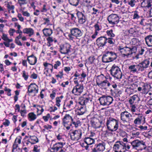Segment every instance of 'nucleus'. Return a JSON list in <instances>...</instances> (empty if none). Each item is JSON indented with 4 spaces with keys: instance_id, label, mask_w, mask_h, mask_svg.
Instances as JSON below:
<instances>
[{
    "instance_id": "nucleus-1",
    "label": "nucleus",
    "mask_w": 152,
    "mask_h": 152,
    "mask_svg": "<svg viewBox=\"0 0 152 152\" xmlns=\"http://www.w3.org/2000/svg\"><path fill=\"white\" fill-rule=\"evenodd\" d=\"M107 129L112 131H116L118 127V121L111 117L107 118V121L106 123Z\"/></svg>"
},
{
    "instance_id": "nucleus-2",
    "label": "nucleus",
    "mask_w": 152,
    "mask_h": 152,
    "mask_svg": "<svg viewBox=\"0 0 152 152\" xmlns=\"http://www.w3.org/2000/svg\"><path fill=\"white\" fill-rule=\"evenodd\" d=\"M134 148H135L138 150H142V149H145L146 148V146L145 142L142 140H136L130 143Z\"/></svg>"
},
{
    "instance_id": "nucleus-3",
    "label": "nucleus",
    "mask_w": 152,
    "mask_h": 152,
    "mask_svg": "<svg viewBox=\"0 0 152 152\" xmlns=\"http://www.w3.org/2000/svg\"><path fill=\"white\" fill-rule=\"evenodd\" d=\"M118 49L124 57L126 56L128 57L129 56L131 55L133 53H134L136 50V48L134 47L132 48L127 47L123 48L119 47Z\"/></svg>"
},
{
    "instance_id": "nucleus-4",
    "label": "nucleus",
    "mask_w": 152,
    "mask_h": 152,
    "mask_svg": "<svg viewBox=\"0 0 152 152\" xmlns=\"http://www.w3.org/2000/svg\"><path fill=\"white\" fill-rule=\"evenodd\" d=\"M111 74L117 79L121 78L122 73L120 69L117 66L114 65L110 70Z\"/></svg>"
},
{
    "instance_id": "nucleus-5",
    "label": "nucleus",
    "mask_w": 152,
    "mask_h": 152,
    "mask_svg": "<svg viewBox=\"0 0 152 152\" xmlns=\"http://www.w3.org/2000/svg\"><path fill=\"white\" fill-rule=\"evenodd\" d=\"M99 100L101 105L107 106L112 103L113 99L110 96H106L104 95L100 97Z\"/></svg>"
},
{
    "instance_id": "nucleus-6",
    "label": "nucleus",
    "mask_w": 152,
    "mask_h": 152,
    "mask_svg": "<svg viewBox=\"0 0 152 152\" xmlns=\"http://www.w3.org/2000/svg\"><path fill=\"white\" fill-rule=\"evenodd\" d=\"M107 19L109 23L112 25L117 24L119 22V18L117 15L112 14L107 17Z\"/></svg>"
},
{
    "instance_id": "nucleus-7",
    "label": "nucleus",
    "mask_w": 152,
    "mask_h": 152,
    "mask_svg": "<svg viewBox=\"0 0 152 152\" xmlns=\"http://www.w3.org/2000/svg\"><path fill=\"white\" fill-rule=\"evenodd\" d=\"M71 34L78 39H81L83 37V33L78 28H75L70 30Z\"/></svg>"
},
{
    "instance_id": "nucleus-8",
    "label": "nucleus",
    "mask_w": 152,
    "mask_h": 152,
    "mask_svg": "<svg viewBox=\"0 0 152 152\" xmlns=\"http://www.w3.org/2000/svg\"><path fill=\"white\" fill-rule=\"evenodd\" d=\"M104 78V76L103 74L97 76V80H96V84L99 86L104 88H106L107 85V80L104 81H102L103 78Z\"/></svg>"
},
{
    "instance_id": "nucleus-9",
    "label": "nucleus",
    "mask_w": 152,
    "mask_h": 152,
    "mask_svg": "<svg viewBox=\"0 0 152 152\" xmlns=\"http://www.w3.org/2000/svg\"><path fill=\"white\" fill-rule=\"evenodd\" d=\"M105 148V143L104 142L99 143L95 145L92 148L91 152H102Z\"/></svg>"
},
{
    "instance_id": "nucleus-10",
    "label": "nucleus",
    "mask_w": 152,
    "mask_h": 152,
    "mask_svg": "<svg viewBox=\"0 0 152 152\" xmlns=\"http://www.w3.org/2000/svg\"><path fill=\"white\" fill-rule=\"evenodd\" d=\"M82 132L80 130H75L71 133L70 137L73 140L77 141L81 138Z\"/></svg>"
},
{
    "instance_id": "nucleus-11",
    "label": "nucleus",
    "mask_w": 152,
    "mask_h": 152,
    "mask_svg": "<svg viewBox=\"0 0 152 152\" xmlns=\"http://www.w3.org/2000/svg\"><path fill=\"white\" fill-rule=\"evenodd\" d=\"M71 45L68 43H66L63 45H61L60 46V50L61 53L62 54H67L69 51H70Z\"/></svg>"
},
{
    "instance_id": "nucleus-12",
    "label": "nucleus",
    "mask_w": 152,
    "mask_h": 152,
    "mask_svg": "<svg viewBox=\"0 0 152 152\" xmlns=\"http://www.w3.org/2000/svg\"><path fill=\"white\" fill-rule=\"evenodd\" d=\"M83 86L82 85H76L73 88L72 92L75 95L80 94L83 91Z\"/></svg>"
},
{
    "instance_id": "nucleus-13",
    "label": "nucleus",
    "mask_w": 152,
    "mask_h": 152,
    "mask_svg": "<svg viewBox=\"0 0 152 152\" xmlns=\"http://www.w3.org/2000/svg\"><path fill=\"white\" fill-rule=\"evenodd\" d=\"M96 43L99 47H103L107 42V38L104 37H101L97 39Z\"/></svg>"
},
{
    "instance_id": "nucleus-14",
    "label": "nucleus",
    "mask_w": 152,
    "mask_h": 152,
    "mask_svg": "<svg viewBox=\"0 0 152 152\" xmlns=\"http://www.w3.org/2000/svg\"><path fill=\"white\" fill-rule=\"evenodd\" d=\"M131 116V115L127 111L122 112L121 113V119L124 121V123H127L128 120H130V117Z\"/></svg>"
},
{
    "instance_id": "nucleus-15",
    "label": "nucleus",
    "mask_w": 152,
    "mask_h": 152,
    "mask_svg": "<svg viewBox=\"0 0 152 152\" xmlns=\"http://www.w3.org/2000/svg\"><path fill=\"white\" fill-rule=\"evenodd\" d=\"M91 122L92 126L95 128L100 127L99 120L97 118L93 117L91 118Z\"/></svg>"
},
{
    "instance_id": "nucleus-16",
    "label": "nucleus",
    "mask_w": 152,
    "mask_h": 152,
    "mask_svg": "<svg viewBox=\"0 0 152 152\" xmlns=\"http://www.w3.org/2000/svg\"><path fill=\"white\" fill-rule=\"evenodd\" d=\"M77 15L78 18L79 23L81 24L84 23L86 22V17L83 13L80 12H78Z\"/></svg>"
},
{
    "instance_id": "nucleus-17",
    "label": "nucleus",
    "mask_w": 152,
    "mask_h": 152,
    "mask_svg": "<svg viewBox=\"0 0 152 152\" xmlns=\"http://www.w3.org/2000/svg\"><path fill=\"white\" fill-rule=\"evenodd\" d=\"M36 87H38V86L37 85H36L35 83H31L28 86V92L31 93L36 91V93H37L38 92V89H36Z\"/></svg>"
},
{
    "instance_id": "nucleus-18",
    "label": "nucleus",
    "mask_w": 152,
    "mask_h": 152,
    "mask_svg": "<svg viewBox=\"0 0 152 152\" xmlns=\"http://www.w3.org/2000/svg\"><path fill=\"white\" fill-rule=\"evenodd\" d=\"M122 143V141H117L113 146V149L115 150L124 149V147Z\"/></svg>"
},
{
    "instance_id": "nucleus-19",
    "label": "nucleus",
    "mask_w": 152,
    "mask_h": 152,
    "mask_svg": "<svg viewBox=\"0 0 152 152\" xmlns=\"http://www.w3.org/2000/svg\"><path fill=\"white\" fill-rule=\"evenodd\" d=\"M27 60L30 64L34 65L37 61V58L34 55L32 54L31 56H28Z\"/></svg>"
},
{
    "instance_id": "nucleus-20",
    "label": "nucleus",
    "mask_w": 152,
    "mask_h": 152,
    "mask_svg": "<svg viewBox=\"0 0 152 152\" xmlns=\"http://www.w3.org/2000/svg\"><path fill=\"white\" fill-rule=\"evenodd\" d=\"M63 146V143L62 142L56 143L53 145L51 148V149L53 150L54 151H57L59 150V149H61Z\"/></svg>"
},
{
    "instance_id": "nucleus-21",
    "label": "nucleus",
    "mask_w": 152,
    "mask_h": 152,
    "mask_svg": "<svg viewBox=\"0 0 152 152\" xmlns=\"http://www.w3.org/2000/svg\"><path fill=\"white\" fill-rule=\"evenodd\" d=\"M150 63L149 59H146L144 60L141 63H140L143 71L145 69L148 67Z\"/></svg>"
},
{
    "instance_id": "nucleus-22",
    "label": "nucleus",
    "mask_w": 152,
    "mask_h": 152,
    "mask_svg": "<svg viewBox=\"0 0 152 152\" xmlns=\"http://www.w3.org/2000/svg\"><path fill=\"white\" fill-rule=\"evenodd\" d=\"M146 44L149 47H152V35H149L145 38Z\"/></svg>"
},
{
    "instance_id": "nucleus-23",
    "label": "nucleus",
    "mask_w": 152,
    "mask_h": 152,
    "mask_svg": "<svg viewBox=\"0 0 152 152\" xmlns=\"http://www.w3.org/2000/svg\"><path fill=\"white\" fill-rule=\"evenodd\" d=\"M106 52L108 54L107 56H109L111 62L113 61L117 58V56L115 53L112 51H107Z\"/></svg>"
},
{
    "instance_id": "nucleus-24",
    "label": "nucleus",
    "mask_w": 152,
    "mask_h": 152,
    "mask_svg": "<svg viewBox=\"0 0 152 152\" xmlns=\"http://www.w3.org/2000/svg\"><path fill=\"white\" fill-rule=\"evenodd\" d=\"M84 141L88 145H91L94 142V140L90 137H86L84 139Z\"/></svg>"
},
{
    "instance_id": "nucleus-25",
    "label": "nucleus",
    "mask_w": 152,
    "mask_h": 152,
    "mask_svg": "<svg viewBox=\"0 0 152 152\" xmlns=\"http://www.w3.org/2000/svg\"><path fill=\"white\" fill-rule=\"evenodd\" d=\"M42 31L45 37L50 36L53 33L52 30L50 28H44Z\"/></svg>"
},
{
    "instance_id": "nucleus-26",
    "label": "nucleus",
    "mask_w": 152,
    "mask_h": 152,
    "mask_svg": "<svg viewBox=\"0 0 152 152\" xmlns=\"http://www.w3.org/2000/svg\"><path fill=\"white\" fill-rule=\"evenodd\" d=\"M151 4L149 0H145L141 3V6L142 7L149 8L151 6Z\"/></svg>"
},
{
    "instance_id": "nucleus-27",
    "label": "nucleus",
    "mask_w": 152,
    "mask_h": 152,
    "mask_svg": "<svg viewBox=\"0 0 152 152\" xmlns=\"http://www.w3.org/2000/svg\"><path fill=\"white\" fill-rule=\"evenodd\" d=\"M143 119L144 120V121H145V117L142 116V115L139 114V116L134 121V123L135 124H140L141 123V121Z\"/></svg>"
},
{
    "instance_id": "nucleus-28",
    "label": "nucleus",
    "mask_w": 152,
    "mask_h": 152,
    "mask_svg": "<svg viewBox=\"0 0 152 152\" xmlns=\"http://www.w3.org/2000/svg\"><path fill=\"white\" fill-rule=\"evenodd\" d=\"M89 101H91L90 98L87 97L83 98L81 101L79 102V103L81 105H85Z\"/></svg>"
},
{
    "instance_id": "nucleus-29",
    "label": "nucleus",
    "mask_w": 152,
    "mask_h": 152,
    "mask_svg": "<svg viewBox=\"0 0 152 152\" xmlns=\"http://www.w3.org/2000/svg\"><path fill=\"white\" fill-rule=\"evenodd\" d=\"M69 120L71 121V123L70 124V126H71L72 124L74 125L75 127L77 128L78 126L80 124L81 122L80 121H73L72 117L71 118L69 119Z\"/></svg>"
},
{
    "instance_id": "nucleus-30",
    "label": "nucleus",
    "mask_w": 152,
    "mask_h": 152,
    "mask_svg": "<svg viewBox=\"0 0 152 152\" xmlns=\"http://www.w3.org/2000/svg\"><path fill=\"white\" fill-rule=\"evenodd\" d=\"M107 52L103 56L102 60L103 62L105 63H108L111 62L109 56H107Z\"/></svg>"
},
{
    "instance_id": "nucleus-31",
    "label": "nucleus",
    "mask_w": 152,
    "mask_h": 152,
    "mask_svg": "<svg viewBox=\"0 0 152 152\" xmlns=\"http://www.w3.org/2000/svg\"><path fill=\"white\" fill-rule=\"evenodd\" d=\"M71 117L69 114H66L64 117L63 119V124L64 126L66 127V124H67L68 121L67 120L69 119H71Z\"/></svg>"
},
{
    "instance_id": "nucleus-32",
    "label": "nucleus",
    "mask_w": 152,
    "mask_h": 152,
    "mask_svg": "<svg viewBox=\"0 0 152 152\" xmlns=\"http://www.w3.org/2000/svg\"><path fill=\"white\" fill-rule=\"evenodd\" d=\"M30 139L31 140L32 142H31V144H34L38 142V139L37 137L35 136H29Z\"/></svg>"
},
{
    "instance_id": "nucleus-33",
    "label": "nucleus",
    "mask_w": 152,
    "mask_h": 152,
    "mask_svg": "<svg viewBox=\"0 0 152 152\" xmlns=\"http://www.w3.org/2000/svg\"><path fill=\"white\" fill-rule=\"evenodd\" d=\"M135 68L136 73H138L140 72H142L143 71L142 67L140 63L138 64L135 65Z\"/></svg>"
},
{
    "instance_id": "nucleus-34",
    "label": "nucleus",
    "mask_w": 152,
    "mask_h": 152,
    "mask_svg": "<svg viewBox=\"0 0 152 152\" xmlns=\"http://www.w3.org/2000/svg\"><path fill=\"white\" fill-rule=\"evenodd\" d=\"M68 1L71 5L76 7L78 5L80 0H68Z\"/></svg>"
},
{
    "instance_id": "nucleus-35",
    "label": "nucleus",
    "mask_w": 152,
    "mask_h": 152,
    "mask_svg": "<svg viewBox=\"0 0 152 152\" xmlns=\"http://www.w3.org/2000/svg\"><path fill=\"white\" fill-rule=\"evenodd\" d=\"M43 65L45 67H48V70L47 72H48L49 69H50L51 71V72L53 71V65L50 64L48 63H45L43 64Z\"/></svg>"
},
{
    "instance_id": "nucleus-36",
    "label": "nucleus",
    "mask_w": 152,
    "mask_h": 152,
    "mask_svg": "<svg viewBox=\"0 0 152 152\" xmlns=\"http://www.w3.org/2000/svg\"><path fill=\"white\" fill-rule=\"evenodd\" d=\"M28 117L30 118V121H33L36 118V115L33 113H30L28 114Z\"/></svg>"
},
{
    "instance_id": "nucleus-37",
    "label": "nucleus",
    "mask_w": 152,
    "mask_h": 152,
    "mask_svg": "<svg viewBox=\"0 0 152 152\" xmlns=\"http://www.w3.org/2000/svg\"><path fill=\"white\" fill-rule=\"evenodd\" d=\"M142 16H139L138 14V12L137 11H134V14L133 15V19H138L140 18H142Z\"/></svg>"
},
{
    "instance_id": "nucleus-38",
    "label": "nucleus",
    "mask_w": 152,
    "mask_h": 152,
    "mask_svg": "<svg viewBox=\"0 0 152 152\" xmlns=\"http://www.w3.org/2000/svg\"><path fill=\"white\" fill-rule=\"evenodd\" d=\"M33 29L31 28H25L23 29V32L24 33L29 34L30 32H32Z\"/></svg>"
},
{
    "instance_id": "nucleus-39",
    "label": "nucleus",
    "mask_w": 152,
    "mask_h": 152,
    "mask_svg": "<svg viewBox=\"0 0 152 152\" xmlns=\"http://www.w3.org/2000/svg\"><path fill=\"white\" fill-rule=\"evenodd\" d=\"M135 67V65H133L129 66L128 69L131 72L134 73L136 72Z\"/></svg>"
},
{
    "instance_id": "nucleus-40",
    "label": "nucleus",
    "mask_w": 152,
    "mask_h": 152,
    "mask_svg": "<svg viewBox=\"0 0 152 152\" xmlns=\"http://www.w3.org/2000/svg\"><path fill=\"white\" fill-rule=\"evenodd\" d=\"M107 35L111 37H114L115 36V35L113 33V31L112 29L110 30H108L106 32Z\"/></svg>"
},
{
    "instance_id": "nucleus-41",
    "label": "nucleus",
    "mask_w": 152,
    "mask_h": 152,
    "mask_svg": "<svg viewBox=\"0 0 152 152\" xmlns=\"http://www.w3.org/2000/svg\"><path fill=\"white\" fill-rule=\"evenodd\" d=\"M143 88L142 89L143 91L145 92H148V88H151V86L150 85L146 84L143 86Z\"/></svg>"
},
{
    "instance_id": "nucleus-42",
    "label": "nucleus",
    "mask_w": 152,
    "mask_h": 152,
    "mask_svg": "<svg viewBox=\"0 0 152 152\" xmlns=\"http://www.w3.org/2000/svg\"><path fill=\"white\" fill-rule=\"evenodd\" d=\"M108 40L107 42L111 45H114L115 43V40L114 39L111 37L107 38V40Z\"/></svg>"
},
{
    "instance_id": "nucleus-43",
    "label": "nucleus",
    "mask_w": 152,
    "mask_h": 152,
    "mask_svg": "<svg viewBox=\"0 0 152 152\" xmlns=\"http://www.w3.org/2000/svg\"><path fill=\"white\" fill-rule=\"evenodd\" d=\"M123 145V146L124 147V149H125L126 150H129L130 148V145H129L128 143L127 142L124 143L123 142V143H122Z\"/></svg>"
},
{
    "instance_id": "nucleus-44",
    "label": "nucleus",
    "mask_w": 152,
    "mask_h": 152,
    "mask_svg": "<svg viewBox=\"0 0 152 152\" xmlns=\"http://www.w3.org/2000/svg\"><path fill=\"white\" fill-rule=\"evenodd\" d=\"M22 76L24 78L25 80H26L28 77V73H26L25 71H23Z\"/></svg>"
},
{
    "instance_id": "nucleus-45",
    "label": "nucleus",
    "mask_w": 152,
    "mask_h": 152,
    "mask_svg": "<svg viewBox=\"0 0 152 152\" xmlns=\"http://www.w3.org/2000/svg\"><path fill=\"white\" fill-rule=\"evenodd\" d=\"M18 3L20 6L22 5L26 4L27 3V1L26 0H18Z\"/></svg>"
},
{
    "instance_id": "nucleus-46",
    "label": "nucleus",
    "mask_w": 152,
    "mask_h": 152,
    "mask_svg": "<svg viewBox=\"0 0 152 152\" xmlns=\"http://www.w3.org/2000/svg\"><path fill=\"white\" fill-rule=\"evenodd\" d=\"M85 112V110L83 109V107H81L78 112L79 115H82Z\"/></svg>"
},
{
    "instance_id": "nucleus-47",
    "label": "nucleus",
    "mask_w": 152,
    "mask_h": 152,
    "mask_svg": "<svg viewBox=\"0 0 152 152\" xmlns=\"http://www.w3.org/2000/svg\"><path fill=\"white\" fill-rule=\"evenodd\" d=\"M61 100L60 99V97H57L56 98V105L58 107L60 106V102H61Z\"/></svg>"
},
{
    "instance_id": "nucleus-48",
    "label": "nucleus",
    "mask_w": 152,
    "mask_h": 152,
    "mask_svg": "<svg viewBox=\"0 0 152 152\" xmlns=\"http://www.w3.org/2000/svg\"><path fill=\"white\" fill-rule=\"evenodd\" d=\"M136 1L135 0H131L128 2V4L132 7H133L135 5V3Z\"/></svg>"
},
{
    "instance_id": "nucleus-49",
    "label": "nucleus",
    "mask_w": 152,
    "mask_h": 152,
    "mask_svg": "<svg viewBox=\"0 0 152 152\" xmlns=\"http://www.w3.org/2000/svg\"><path fill=\"white\" fill-rule=\"evenodd\" d=\"M114 93L115 94L116 96L117 97H118L120 96V95L122 93V91L120 90L119 91L115 90L114 91Z\"/></svg>"
},
{
    "instance_id": "nucleus-50",
    "label": "nucleus",
    "mask_w": 152,
    "mask_h": 152,
    "mask_svg": "<svg viewBox=\"0 0 152 152\" xmlns=\"http://www.w3.org/2000/svg\"><path fill=\"white\" fill-rule=\"evenodd\" d=\"M95 59V58L94 56H90L88 58L89 61L91 64H92L93 63Z\"/></svg>"
},
{
    "instance_id": "nucleus-51",
    "label": "nucleus",
    "mask_w": 152,
    "mask_h": 152,
    "mask_svg": "<svg viewBox=\"0 0 152 152\" xmlns=\"http://www.w3.org/2000/svg\"><path fill=\"white\" fill-rule=\"evenodd\" d=\"M73 104V102L72 100H70L69 101V103H67L66 105V107L68 108H70Z\"/></svg>"
},
{
    "instance_id": "nucleus-52",
    "label": "nucleus",
    "mask_w": 152,
    "mask_h": 152,
    "mask_svg": "<svg viewBox=\"0 0 152 152\" xmlns=\"http://www.w3.org/2000/svg\"><path fill=\"white\" fill-rule=\"evenodd\" d=\"M92 10L93 11V12L92 13V14L96 15L97 13H99V10L97 9H95V8L94 7L92 9Z\"/></svg>"
},
{
    "instance_id": "nucleus-53",
    "label": "nucleus",
    "mask_w": 152,
    "mask_h": 152,
    "mask_svg": "<svg viewBox=\"0 0 152 152\" xmlns=\"http://www.w3.org/2000/svg\"><path fill=\"white\" fill-rule=\"evenodd\" d=\"M2 39L5 41H7L8 39V38L7 35L4 33L3 34L2 36L1 37Z\"/></svg>"
},
{
    "instance_id": "nucleus-54",
    "label": "nucleus",
    "mask_w": 152,
    "mask_h": 152,
    "mask_svg": "<svg viewBox=\"0 0 152 152\" xmlns=\"http://www.w3.org/2000/svg\"><path fill=\"white\" fill-rule=\"evenodd\" d=\"M61 64V62L59 61H57L56 62V64H55L54 65V68L55 69H57V67L59 66Z\"/></svg>"
},
{
    "instance_id": "nucleus-55",
    "label": "nucleus",
    "mask_w": 152,
    "mask_h": 152,
    "mask_svg": "<svg viewBox=\"0 0 152 152\" xmlns=\"http://www.w3.org/2000/svg\"><path fill=\"white\" fill-rule=\"evenodd\" d=\"M129 32L131 34H133L134 32H136L135 29V28H131L129 30Z\"/></svg>"
},
{
    "instance_id": "nucleus-56",
    "label": "nucleus",
    "mask_w": 152,
    "mask_h": 152,
    "mask_svg": "<svg viewBox=\"0 0 152 152\" xmlns=\"http://www.w3.org/2000/svg\"><path fill=\"white\" fill-rule=\"evenodd\" d=\"M7 7L8 9H9L10 10H13L15 8L14 6V5L10 6L9 4H8L7 5Z\"/></svg>"
},
{
    "instance_id": "nucleus-57",
    "label": "nucleus",
    "mask_w": 152,
    "mask_h": 152,
    "mask_svg": "<svg viewBox=\"0 0 152 152\" xmlns=\"http://www.w3.org/2000/svg\"><path fill=\"white\" fill-rule=\"evenodd\" d=\"M56 93L54 91H52V93L50 94V97L52 99H53L55 96Z\"/></svg>"
},
{
    "instance_id": "nucleus-58",
    "label": "nucleus",
    "mask_w": 152,
    "mask_h": 152,
    "mask_svg": "<svg viewBox=\"0 0 152 152\" xmlns=\"http://www.w3.org/2000/svg\"><path fill=\"white\" fill-rule=\"evenodd\" d=\"M94 27L96 31H99L100 29L99 28V26L97 23L96 24L94 25Z\"/></svg>"
},
{
    "instance_id": "nucleus-59",
    "label": "nucleus",
    "mask_w": 152,
    "mask_h": 152,
    "mask_svg": "<svg viewBox=\"0 0 152 152\" xmlns=\"http://www.w3.org/2000/svg\"><path fill=\"white\" fill-rule=\"evenodd\" d=\"M22 13L23 15L24 16L29 17L30 16V14L27 11H22Z\"/></svg>"
},
{
    "instance_id": "nucleus-60",
    "label": "nucleus",
    "mask_w": 152,
    "mask_h": 152,
    "mask_svg": "<svg viewBox=\"0 0 152 152\" xmlns=\"http://www.w3.org/2000/svg\"><path fill=\"white\" fill-rule=\"evenodd\" d=\"M37 77V74L34 73H33V74L31 75L30 77L31 78H32L34 79H36Z\"/></svg>"
},
{
    "instance_id": "nucleus-61",
    "label": "nucleus",
    "mask_w": 152,
    "mask_h": 152,
    "mask_svg": "<svg viewBox=\"0 0 152 152\" xmlns=\"http://www.w3.org/2000/svg\"><path fill=\"white\" fill-rule=\"evenodd\" d=\"M15 43L18 44V45H20V46H22V44L21 42L20 41V40H19L18 39H17V38H15Z\"/></svg>"
},
{
    "instance_id": "nucleus-62",
    "label": "nucleus",
    "mask_w": 152,
    "mask_h": 152,
    "mask_svg": "<svg viewBox=\"0 0 152 152\" xmlns=\"http://www.w3.org/2000/svg\"><path fill=\"white\" fill-rule=\"evenodd\" d=\"M18 17L20 21H23L24 18L23 17H22V15L20 14H18Z\"/></svg>"
},
{
    "instance_id": "nucleus-63",
    "label": "nucleus",
    "mask_w": 152,
    "mask_h": 152,
    "mask_svg": "<svg viewBox=\"0 0 152 152\" xmlns=\"http://www.w3.org/2000/svg\"><path fill=\"white\" fill-rule=\"evenodd\" d=\"M148 105L150 107V108L152 109L151 107L150 106L152 105V99H150L148 101Z\"/></svg>"
},
{
    "instance_id": "nucleus-64",
    "label": "nucleus",
    "mask_w": 152,
    "mask_h": 152,
    "mask_svg": "<svg viewBox=\"0 0 152 152\" xmlns=\"http://www.w3.org/2000/svg\"><path fill=\"white\" fill-rule=\"evenodd\" d=\"M148 76L150 78L152 79V70L149 72Z\"/></svg>"
}]
</instances>
